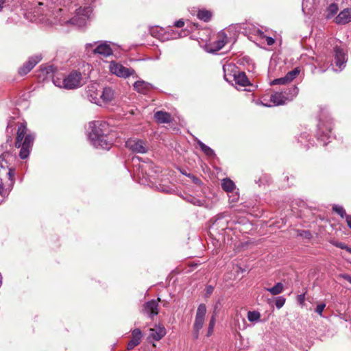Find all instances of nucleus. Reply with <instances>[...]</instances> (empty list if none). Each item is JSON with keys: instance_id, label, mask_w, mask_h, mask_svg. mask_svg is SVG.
Segmentation results:
<instances>
[{"instance_id": "obj_1", "label": "nucleus", "mask_w": 351, "mask_h": 351, "mask_svg": "<svg viewBox=\"0 0 351 351\" xmlns=\"http://www.w3.org/2000/svg\"><path fill=\"white\" fill-rule=\"evenodd\" d=\"M91 131L89 133V139L96 148L109 149L110 143L107 139L109 132L108 124L106 121H95L89 124Z\"/></svg>"}, {"instance_id": "obj_2", "label": "nucleus", "mask_w": 351, "mask_h": 351, "mask_svg": "<svg viewBox=\"0 0 351 351\" xmlns=\"http://www.w3.org/2000/svg\"><path fill=\"white\" fill-rule=\"evenodd\" d=\"M27 132V126L23 123L18 128L15 146L20 148L19 156L21 159L29 156L34 140V136Z\"/></svg>"}, {"instance_id": "obj_3", "label": "nucleus", "mask_w": 351, "mask_h": 351, "mask_svg": "<svg viewBox=\"0 0 351 351\" xmlns=\"http://www.w3.org/2000/svg\"><path fill=\"white\" fill-rule=\"evenodd\" d=\"M16 160V156L9 151L4 152L0 155V173L1 176H8L10 180L8 185L10 186L14 182Z\"/></svg>"}, {"instance_id": "obj_4", "label": "nucleus", "mask_w": 351, "mask_h": 351, "mask_svg": "<svg viewBox=\"0 0 351 351\" xmlns=\"http://www.w3.org/2000/svg\"><path fill=\"white\" fill-rule=\"evenodd\" d=\"M53 82L55 86L66 89H73L82 85V75L80 73L73 72L65 77H54Z\"/></svg>"}, {"instance_id": "obj_5", "label": "nucleus", "mask_w": 351, "mask_h": 351, "mask_svg": "<svg viewBox=\"0 0 351 351\" xmlns=\"http://www.w3.org/2000/svg\"><path fill=\"white\" fill-rule=\"evenodd\" d=\"M206 313V305L204 304H199L196 311L195 319L193 324L194 332L193 335L195 339L198 338L199 332L203 327Z\"/></svg>"}, {"instance_id": "obj_6", "label": "nucleus", "mask_w": 351, "mask_h": 351, "mask_svg": "<svg viewBox=\"0 0 351 351\" xmlns=\"http://www.w3.org/2000/svg\"><path fill=\"white\" fill-rule=\"evenodd\" d=\"M110 71L119 77L126 78L134 74L135 71L131 68H128L118 62L112 61L109 66Z\"/></svg>"}, {"instance_id": "obj_7", "label": "nucleus", "mask_w": 351, "mask_h": 351, "mask_svg": "<svg viewBox=\"0 0 351 351\" xmlns=\"http://www.w3.org/2000/svg\"><path fill=\"white\" fill-rule=\"evenodd\" d=\"M93 8L90 5L76 10L75 16L66 22H86L93 20Z\"/></svg>"}, {"instance_id": "obj_8", "label": "nucleus", "mask_w": 351, "mask_h": 351, "mask_svg": "<svg viewBox=\"0 0 351 351\" xmlns=\"http://www.w3.org/2000/svg\"><path fill=\"white\" fill-rule=\"evenodd\" d=\"M126 147L132 152L138 154H145L148 150L145 142L139 139L128 140Z\"/></svg>"}, {"instance_id": "obj_9", "label": "nucleus", "mask_w": 351, "mask_h": 351, "mask_svg": "<svg viewBox=\"0 0 351 351\" xmlns=\"http://www.w3.org/2000/svg\"><path fill=\"white\" fill-rule=\"evenodd\" d=\"M87 97L88 99L94 104L97 105L100 103V94L101 92V87L99 84L94 83L88 86Z\"/></svg>"}, {"instance_id": "obj_10", "label": "nucleus", "mask_w": 351, "mask_h": 351, "mask_svg": "<svg viewBox=\"0 0 351 351\" xmlns=\"http://www.w3.org/2000/svg\"><path fill=\"white\" fill-rule=\"evenodd\" d=\"M190 13L192 15H196L197 19L203 22H208L213 19V12L210 10H207L204 8H192L190 10Z\"/></svg>"}, {"instance_id": "obj_11", "label": "nucleus", "mask_w": 351, "mask_h": 351, "mask_svg": "<svg viewBox=\"0 0 351 351\" xmlns=\"http://www.w3.org/2000/svg\"><path fill=\"white\" fill-rule=\"evenodd\" d=\"M160 301V299L158 298V300H150L147 302H146L143 305V312L145 314L148 315L151 318H152L154 316H156L158 314V302Z\"/></svg>"}, {"instance_id": "obj_12", "label": "nucleus", "mask_w": 351, "mask_h": 351, "mask_svg": "<svg viewBox=\"0 0 351 351\" xmlns=\"http://www.w3.org/2000/svg\"><path fill=\"white\" fill-rule=\"evenodd\" d=\"M42 56L40 54L31 57L29 60L20 69L19 73L25 75L29 73L40 60Z\"/></svg>"}, {"instance_id": "obj_13", "label": "nucleus", "mask_w": 351, "mask_h": 351, "mask_svg": "<svg viewBox=\"0 0 351 351\" xmlns=\"http://www.w3.org/2000/svg\"><path fill=\"white\" fill-rule=\"evenodd\" d=\"M151 34L153 36L158 38L160 40L169 39L170 38H176L173 34H170L169 32L165 30L163 27L158 25L153 27L151 29Z\"/></svg>"}, {"instance_id": "obj_14", "label": "nucleus", "mask_w": 351, "mask_h": 351, "mask_svg": "<svg viewBox=\"0 0 351 351\" xmlns=\"http://www.w3.org/2000/svg\"><path fill=\"white\" fill-rule=\"evenodd\" d=\"M166 333V329L163 326H156L155 328L149 329V338H152L155 341H159L165 336Z\"/></svg>"}, {"instance_id": "obj_15", "label": "nucleus", "mask_w": 351, "mask_h": 351, "mask_svg": "<svg viewBox=\"0 0 351 351\" xmlns=\"http://www.w3.org/2000/svg\"><path fill=\"white\" fill-rule=\"evenodd\" d=\"M334 51L336 66H338L339 71H341L346 62L345 53L343 51L338 47L335 48Z\"/></svg>"}, {"instance_id": "obj_16", "label": "nucleus", "mask_w": 351, "mask_h": 351, "mask_svg": "<svg viewBox=\"0 0 351 351\" xmlns=\"http://www.w3.org/2000/svg\"><path fill=\"white\" fill-rule=\"evenodd\" d=\"M100 95L99 106L111 101L114 98V91L109 87L101 88V92Z\"/></svg>"}, {"instance_id": "obj_17", "label": "nucleus", "mask_w": 351, "mask_h": 351, "mask_svg": "<svg viewBox=\"0 0 351 351\" xmlns=\"http://www.w3.org/2000/svg\"><path fill=\"white\" fill-rule=\"evenodd\" d=\"M94 53H98L104 57H108L112 54V50L110 46L106 42L99 43L93 50Z\"/></svg>"}, {"instance_id": "obj_18", "label": "nucleus", "mask_w": 351, "mask_h": 351, "mask_svg": "<svg viewBox=\"0 0 351 351\" xmlns=\"http://www.w3.org/2000/svg\"><path fill=\"white\" fill-rule=\"evenodd\" d=\"M132 339L129 341L128 344L127 348L128 350H132L134 347L138 346L141 343L142 339V332L141 330L138 328L134 329L132 331Z\"/></svg>"}, {"instance_id": "obj_19", "label": "nucleus", "mask_w": 351, "mask_h": 351, "mask_svg": "<svg viewBox=\"0 0 351 351\" xmlns=\"http://www.w3.org/2000/svg\"><path fill=\"white\" fill-rule=\"evenodd\" d=\"M317 0H303L302 1V12L305 15H311L316 8Z\"/></svg>"}, {"instance_id": "obj_20", "label": "nucleus", "mask_w": 351, "mask_h": 351, "mask_svg": "<svg viewBox=\"0 0 351 351\" xmlns=\"http://www.w3.org/2000/svg\"><path fill=\"white\" fill-rule=\"evenodd\" d=\"M339 11V5L335 2H332L329 3L325 10H324V16L326 20L332 19L333 17L336 16Z\"/></svg>"}, {"instance_id": "obj_21", "label": "nucleus", "mask_w": 351, "mask_h": 351, "mask_svg": "<svg viewBox=\"0 0 351 351\" xmlns=\"http://www.w3.org/2000/svg\"><path fill=\"white\" fill-rule=\"evenodd\" d=\"M227 43V36L223 31L218 33L217 40L213 43L214 51L222 49Z\"/></svg>"}, {"instance_id": "obj_22", "label": "nucleus", "mask_w": 351, "mask_h": 351, "mask_svg": "<svg viewBox=\"0 0 351 351\" xmlns=\"http://www.w3.org/2000/svg\"><path fill=\"white\" fill-rule=\"evenodd\" d=\"M151 88L152 85L143 80H138L134 84V88L142 94H146Z\"/></svg>"}, {"instance_id": "obj_23", "label": "nucleus", "mask_w": 351, "mask_h": 351, "mask_svg": "<svg viewBox=\"0 0 351 351\" xmlns=\"http://www.w3.org/2000/svg\"><path fill=\"white\" fill-rule=\"evenodd\" d=\"M334 22H351V8H345L341 10Z\"/></svg>"}, {"instance_id": "obj_24", "label": "nucleus", "mask_w": 351, "mask_h": 351, "mask_svg": "<svg viewBox=\"0 0 351 351\" xmlns=\"http://www.w3.org/2000/svg\"><path fill=\"white\" fill-rule=\"evenodd\" d=\"M154 118L159 123H167L171 121V114L164 111H157L154 114Z\"/></svg>"}, {"instance_id": "obj_25", "label": "nucleus", "mask_w": 351, "mask_h": 351, "mask_svg": "<svg viewBox=\"0 0 351 351\" xmlns=\"http://www.w3.org/2000/svg\"><path fill=\"white\" fill-rule=\"evenodd\" d=\"M287 98L282 93H276L271 96L270 101L274 106H280L285 104Z\"/></svg>"}, {"instance_id": "obj_26", "label": "nucleus", "mask_w": 351, "mask_h": 351, "mask_svg": "<svg viewBox=\"0 0 351 351\" xmlns=\"http://www.w3.org/2000/svg\"><path fill=\"white\" fill-rule=\"evenodd\" d=\"M234 79L236 84L241 86H246L250 84L247 77L243 72H239L238 74H234Z\"/></svg>"}, {"instance_id": "obj_27", "label": "nucleus", "mask_w": 351, "mask_h": 351, "mask_svg": "<svg viewBox=\"0 0 351 351\" xmlns=\"http://www.w3.org/2000/svg\"><path fill=\"white\" fill-rule=\"evenodd\" d=\"M221 186L227 192H232L235 189L234 183L229 178H224L221 180Z\"/></svg>"}, {"instance_id": "obj_28", "label": "nucleus", "mask_w": 351, "mask_h": 351, "mask_svg": "<svg viewBox=\"0 0 351 351\" xmlns=\"http://www.w3.org/2000/svg\"><path fill=\"white\" fill-rule=\"evenodd\" d=\"M284 286L281 282H278L271 288L266 289L271 295H276L282 292Z\"/></svg>"}, {"instance_id": "obj_29", "label": "nucleus", "mask_w": 351, "mask_h": 351, "mask_svg": "<svg viewBox=\"0 0 351 351\" xmlns=\"http://www.w3.org/2000/svg\"><path fill=\"white\" fill-rule=\"evenodd\" d=\"M247 317L250 322H258L260 320L261 314L256 311H248Z\"/></svg>"}, {"instance_id": "obj_30", "label": "nucleus", "mask_w": 351, "mask_h": 351, "mask_svg": "<svg viewBox=\"0 0 351 351\" xmlns=\"http://www.w3.org/2000/svg\"><path fill=\"white\" fill-rule=\"evenodd\" d=\"M300 73V70L299 68L296 67L293 70L288 72L285 75L288 83L291 82Z\"/></svg>"}, {"instance_id": "obj_31", "label": "nucleus", "mask_w": 351, "mask_h": 351, "mask_svg": "<svg viewBox=\"0 0 351 351\" xmlns=\"http://www.w3.org/2000/svg\"><path fill=\"white\" fill-rule=\"evenodd\" d=\"M198 145H199L202 150L208 156H213L215 155L214 151L204 143L198 141Z\"/></svg>"}, {"instance_id": "obj_32", "label": "nucleus", "mask_w": 351, "mask_h": 351, "mask_svg": "<svg viewBox=\"0 0 351 351\" xmlns=\"http://www.w3.org/2000/svg\"><path fill=\"white\" fill-rule=\"evenodd\" d=\"M215 320H216L215 316L213 315L210 320V322H209V326H208V332H207L208 337L210 336L213 332V329H214V327L215 325Z\"/></svg>"}, {"instance_id": "obj_33", "label": "nucleus", "mask_w": 351, "mask_h": 351, "mask_svg": "<svg viewBox=\"0 0 351 351\" xmlns=\"http://www.w3.org/2000/svg\"><path fill=\"white\" fill-rule=\"evenodd\" d=\"M258 34L262 37V38H265V40H266V42H267V44L269 45V46H271L272 45L274 44L275 43V40L272 38V37H270V36H266L264 35V33L261 31V30H258Z\"/></svg>"}, {"instance_id": "obj_34", "label": "nucleus", "mask_w": 351, "mask_h": 351, "mask_svg": "<svg viewBox=\"0 0 351 351\" xmlns=\"http://www.w3.org/2000/svg\"><path fill=\"white\" fill-rule=\"evenodd\" d=\"M332 209L335 212L338 213L341 217H344V216H346V211L342 206L335 205L333 206Z\"/></svg>"}, {"instance_id": "obj_35", "label": "nucleus", "mask_w": 351, "mask_h": 351, "mask_svg": "<svg viewBox=\"0 0 351 351\" xmlns=\"http://www.w3.org/2000/svg\"><path fill=\"white\" fill-rule=\"evenodd\" d=\"M287 84H289V83H288V81L285 76L280 77V78L275 79L271 82V85Z\"/></svg>"}, {"instance_id": "obj_36", "label": "nucleus", "mask_w": 351, "mask_h": 351, "mask_svg": "<svg viewBox=\"0 0 351 351\" xmlns=\"http://www.w3.org/2000/svg\"><path fill=\"white\" fill-rule=\"evenodd\" d=\"M285 301H286V300L284 297H282V296L278 297L276 298V302H275L276 308L278 309L281 308L284 306Z\"/></svg>"}, {"instance_id": "obj_37", "label": "nucleus", "mask_w": 351, "mask_h": 351, "mask_svg": "<svg viewBox=\"0 0 351 351\" xmlns=\"http://www.w3.org/2000/svg\"><path fill=\"white\" fill-rule=\"evenodd\" d=\"M333 245L339 248L346 250L351 254V247H348L345 243H341V242H335V243H333Z\"/></svg>"}, {"instance_id": "obj_38", "label": "nucleus", "mask_w": 351, "mask_h": 351, "mask_svg": "<svg viewBox=\"0 0 351 351\" xmlns=\"http://www.w3.org/2000/svg\"><path fill=\"white\" fill-rule=\"evenodd\" d=\"M326 306L325 304H320L317 306L315 311L320 315L322 316V312Z\"/></svg>"}, {"instance_id": "obj_39", "label": "nucleus", "mask_w": 351, "mask_h": 351, "mask_svg": "<svg viewBox=\"0 0 351 351\" xmlns=\"http://www.w3.org/2000/svg\"><path fill=\"white\" fill-rule=\"evenodd\" d=\"M298 301L300 304H303L304 302V295H298Z\"/></svg>"}, {"instance_id": "obj_40", "label": "nucleus", "mask_w": 351, "mask_h": 351, "mask_svg": "<svg viewBox=\"0 0 351 351\" xmlns=\"http://www.w3.org/2000/svg\"><path fill=\"white\" fill-rule=\"evenodd\" d=\"M346 220L348 227L351 228V215H346Z\"/></svg>"}, {"instance_id": "obj_41", "label": "nucleus", "mask_w": 351, "mask_h": 351, "mask_svg": "<svg viewBox=\"0 0 351 351\" xmlns=\"http://www.w3.org/2000/svg\"><path fill=\"white\" fill-rule=\"evenodd\" d=\"M184 23H174L173 27L174 28H181L184 26Z\"/></svg>"}, {"instance_id": "obj_42", "label": "nucleus", "mask_w": 351, "mask_h": 351, "mask_svg": "<svg viewBox=\"0 0 351 351\" xmlns=\"http://www.w3.org/2000/svg\"><path fill=\"white\" fill-rule=\"evenodd\" d=\"M343 277L351 284V277L349 275H344Z\"/></svg>"}, {"instance_id": "obj_43", "label": "nucleus", "mask_w": 351, "mask_h": 351, "mask_svg": "<svg viewBox=\"0 0 351 351\" xmlns=\"http://www.w3.org/2000/svg\"><path fill=\"white\" fill-rule=\"evenodd\" d=\"M5 0H0V11L2 10Z\"/></svg>"}, {"instance_id": "obj_44", "label": "nucleus", "mask_w": 351, "mask_h": 351, "mask_svg": "<svg viewBox=\"0 0 351 351\" xmlns=\"http://www.w3.org/2000/svg\"><path fill=\"white\" fill-rule=\"evenodd\" d=\"M3 186L1 182L0 181V193L3 191Z\"/></svg>"}, {"instance_id": "obj_45", "label": "nucleus", "mask_w": 351, "mask_h": 351, "mask_svg": "<svg viewBox=\"0 0 351 351\" xmlns=\"http://www.w3.org/2000/svg\"><path fill=\"white\" fill-rule=\"evenodd\" d=\"M193 181H194V182H195V183H199V179H197V178H194V177H193Z\"/></svg>"}, {"instance_id": "obj_46", "label": "nucleus", "mask_w": 351, "mask_h": 351, "mask_svg": "<svg viewBox=\"0 0 351 351\" xmlns=\"http://www.w3.org/2000/svg\"><path fill=\"white\" fill-rule=\"evenodd\" d=\"M93 47V44H87L86 45V48L88 49V47Z\"/></svg>"}, {"instance_id": "obj_47", "label": "nucleus", "mask_w": 351, "mask_h": 351, "mask_svg": "<svg viewBox=\"0 0 351 351\" xmlns=\"http://www.w3.org/2000/svg\"><path fill=\"white\" fill-rule=\"evenodd\" d=\"M175 22L181 23V22H184V21H183V19H179V20L176 21Z\"/></svg>"}]
</instances>
